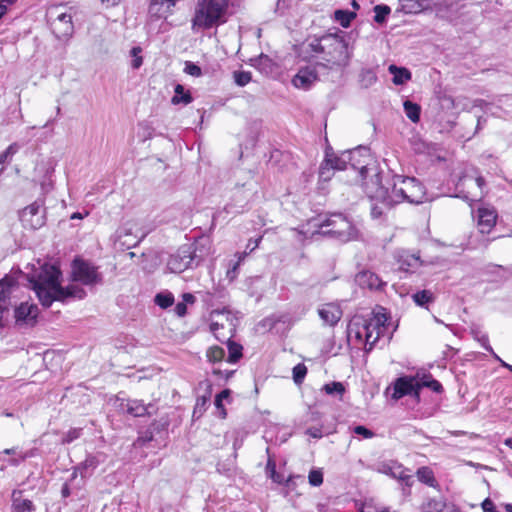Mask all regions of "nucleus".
Returning a JSON list of instances; mask_svg holds the SVG:
<instances>
[{
	"label": "nucleus",
	"mask_w": 512,
	"mask_h": 512,
	"mask_svg": "<svg viewBox=\"0 0 512 512\" xmlns=\"http://www.w3.org/2000/svg\"><path fill=\"white\" fill-rule=\"evenodd\" d=\"M364 192L371 203V216L380 218L396 204L406 201L422 204L428 200L423 184L414 177L393 175L384 179L381 172L375 173L363 183Z\"/></svg>",
	"instance_id": "f257e3e1"
},
{
	"label": "nucleus",
	"mask_w": 512,
	"mask_h": 512,
	"mask_svg": "<svg viewBox=\"0 0 512 512\" xmlns=\"http://www.w3.org/2000/svg\"><path fill=\"white\" fill-rule=\"evenodd\" d=\"M60 276V270L50 264H45L38 271L28 274L27 279L43 307H50L54 301L65 302L70 298L86 297V291L78 285L62 287L59 282Z\"/></svg>",
	"instance_id": "f03ea898"
},
{
	"label": "nucleus",
	"mask_w": 512,
	"mask_h": 512,
	"mask_svg": "<svg viewBox=\"0 0 512 512\" xmlns=\"http://www.w3.org/2000/svg\"><path fill=\"white\" fill-rule=\"evenodd\" d=\"M230 0H198L192 19L193 28L210 29L225 23Z\"/></svg>",
	"instance_id": "7ed1b4c3"
},
{
	"label": "nucleus",
	"mask_w": 512,
	"mask_h": 512,
	"mask_svg": "<svg viewBox=\"0 0 512 512\" xmlns=\"http://www.w3.org/2000/svg\"><path fill=\"white\" fill-rule=\"evenodd\" d=\"M317 226V234L333 237L342 243L357 240L360 236L357 226L341 213L331 214Z\"/></svg>",
	"instance_id": "20e7f679"
},
{
	"label": "nucleus",
	"mask_w": 512,
	"mask_h": 512,
	"mask_svg": "<svg viewBox=\"0 0 512 512\" xmlns=\"http://www.w3.org/2000/svg\"><path fill=\"white\" fill-rule=\"evenodd\" d=\"M351 58L348 43L339 33L323 35L322 60L327 64L346 66Z\"/></svg>",
	"instance_id": "39448f33"
},
{
	"label": "nucleus",
	"mask_w": 512,
	"mask_h": 512,
	"mask_svg": "<svg viewBox=\"0 0 512 512\" xmlns=\"http://www.w3.org/2000/svg\"><path fill=\"white\" fill-rule=\"evenodd\" d=\"M362 150L367 152L365 147L359 146L356 149L345 151L340 156H337L327 149L325 152V158L319 167V177L324 181L330 179V175L325 176L326 169L328 172L330 170H347L349 168L352 170L358 169L357 164L352 161L355 154L360 153Z\"/></svg>",
	"instance_id": "423d86ee"
},
{
	"label": "nucleus",
	"mask_w": 512,
	"mask_h": 512,
	"mask_svg": "<svg viewBox=\"0 0 512 512\" xmlns=\"http://www.w3.org/2000/svg\"><path fill=\"white\" fill-rule=\"evenodd\" d=\"M201 258L196 255L193 244H185L172 254L167 262V268L172 273H181L189 268L197 267Z\"/></svg>",
	"instance_id": "0eeeda50"
},
{
	"label": "nucleus",
	"mask_w": 512,
	"mask_h": 512,
	"mask_svg": "<svg viewBox=\"0 0 512 512\" xmlns=\"http://www.w3.org/2000/svg\"><path fill=\"white\" fill-rule=\"evenodd\" d=\"M367 317V344L368 348L366 351H371L375 344L379 341L380 337L383 336L387 330L386 324L389 320V316L386 313V309L382 306H377Z\"/></svg>",
	"instance_id": "6e6552de"
},
{
	"label": "nucleus",
	"mask_w": 512,
	"mask_h": 512,
	"mask_svg": "<svg viewBox=\"0 0 512 512\" xmlns=\"http://www.w3.org/2000/svg\"><path fill=\"white\" fill-rule=\"evenodd\" d=\"M71 267L72 279L76 282L87 286L101 284L103 282V276L98 272L97 267L82 258L76 257L72 261Z\"/></svg>",
	"instance_id": "1a4fd4ad"
},
{
	"label": "nucleus",
	"mask_w": 512,
	"mask_h": 512,
	"mask_svg": "<svg viewBox=\"0 0 512 512\" xmlns=\"http://www.w3.org/2000/svg\"><path fill=\"white\" fill-rule=\"evenodd\" d=\"M60 10L54 7L49 11L51 30L57 39L68 40L74 33L72 15Z\"/></svg>",
	"instance_id": "9d476101"
},
{
	"label": "nucleus",
	"mask_w": 512,
	"mask_h": 512,
	"mask_svg": "<svg viewBox=\"0 0 512 512\" xmlns=\"http://www.w3.org/2000/svg\"><path fill=\"white\" fill-rule=\"evenodd\" d=\"M392 398L399 400L409 395L419 401L420 398V381L412 376H402L396 379L393 384Z\"/></svg>",
	"instance_id": "9b49d317"
},
{
	"label": "nucleus",
	"mask_w": 512,
	"mask_h": 512,
	"mask_svg": "<svg viewBox=\"0 0 512 512\" xmlns=\"http://www.w3.org/2000/svg\"><path fill=\"white\" fill-rule=\"evenodd\" d=\"M38 313L36 304L22 302L14 309L15 325L20 329L33 327L37 323Z\"/></svg>",
	"instance_id": "f8f14e48"
},
{
	"label": "nucleus",
	"mask_w": 512,
	"mask_h": 512,
	"mask_svg": "<svg viewBox=\"0 0 512 512\" xmlns=\"http://www.w3.org/2000/svg\"><path fill=\"white\" fill-rule=\"evenodd\" d=\"M367 317L365 316H354L347 327V333L349 338H355L359 344H364L365 349L368 348L367 344Z\"/></svg>",
	"instance_id": "ddd939ff"
},
{
	"label": "nucleus",
	"mask_w": 512,
	"mask_h": 512,
	"mask_svg": "<svg viewBox=\"0 0 512 512\" xmlns=\"http://www.w3.org/2000/svg\"><path fill=\"white\" fill-rule=\"evenodd\" d=\"M316 81H318L316 66L302 67L292 78L293 86L302 90H309Z\"/></svg>",
	"instance_id": "4468645a"
},
{
	"label": "nucleus",
	"mask_w": 512,
	"mask_h": 512,
	"mask_svg": "<svg viewBox=\"0 0 512 512\" xmlns=\"http://www.w3.org/2000/svg\"><path fill=\"white\" fill-rule=\"evenodd\" d=\"M41 205L34 202L23 209L20 218L24 225L32 229H38L44 225V216L40 214Z\"/></svg>",
	"instance_id": "2eb2a0df"
},
{
	"label": "nucleus",
	"mask_w": 512,
	"mask_h": 512,
	"mask_svg": "<svg viewBox=\"0 0 512 512\" xmlns=\"http://www.w3.org/2000/svg\"><path fill=\"white\" fill-rule=\"evenodd\" d=\"M396 260L399 264V269L405 272H414L423 264L419 254L411 253L407 250L398 251Z\"/></svg>",
	"instance_id": "dca6fc26"
},
{
	"label": "nucleus",
	"mask_w": 512,
	"mask_h": 512,
	"mask_svg": "<svg viewBox=\"0 0 512 512\" xmlns=\"http://www.w3.org/2000/svg\"><path fill=\"white\" fill-rule=\"evenodd\" d=\"M99 464L100 460L96 455H87L84 461H82L73 468L70 481H74L77 478L78 474H80L82 478H86L92 475V473L99 466Z\"/></svg>",
	"instance_id": "f3484780"
},
{
	"label": "nucleus",
	"mask_w": 512,
	"mask_h": 512,
	"mask_svg": "<svg viewBox=\"0 0 512 512\" xmlns=\"http://www.w3.org/2000/svg\"><path fill=\"white\" fill-rule=\"evenodd\" d=\"M378 473L385 474L393 479L399 480L406 472H410L402 464L394 460L382 461L375 465Z\"/></svg>",
	"instance_id": "a211bd4d"
},
{
	"label": "nucleus",
	"mask_w": 512,
	"mask_h": 512,
	"mask_svg": "<svg viewBox=\"0 0 512 512\" xmlns=\"http://www.w3.org/2000/svg\"><path fill=\"white\" fill-rule=\"evenodd\" d=\"M144 237L145 234H142L140 237L134 234L133 229L127 225H124L117 230V243L125 249L136 247Z\"/></svg>",
	"instance_id": "6ab92c4d"
},
{
	"label": "nucleus",
	"mask_w": 512,
	"mask_h": 512,
	"mask_svg": "<svg viewBox=\"0 0 512 512\" xmlns=\"http://www.w3.org/2000/svg\"><path fill=\"white\" fill-rule=\"evenodd\" d=\"M323 52V36L315 37L306 43H303L300 48V56L304 60H310L311 58L322 59Z\"/></svg>",
	"instance_id": "aec40b11"
},
{
	"label": "nucleus",
	"mask_w": 512,
	"mask_h": 512,
	"mask_svg": "<svg viewBox=\"0 0 512 512\" xmlns=\"http://www.w3.org/2000/svg\"><path fill=\"white\" fill-rule=\"evenodd\" d=\"M355 282L361 288H368L370 290H380L385 285L377 274L369 270H363L357 273L355 276Z\"/></svg>",
	"instance_id": "412c9836"
},
{
	"label": "nucleus",
	"mask_w": 512,
	"mask_h": 512,
	"mask_svg": "<svg viewBox=\"0 0 512 512\" xmlns=\"http://www.w3.org/2000/svg\"><path fill=\"white\" fill-rule=\"evenodd\" d=\"M478 229L482 234H488L496 224V211L488 208H479L478 211Z\"/></svg>",
	"instance_id": "4be33fe9"
},
{
	"label": "nucleus",
	"mask_w": 512,
	"mask_h": 512,
	"mask_svg": "<svg viewBox=\"0 0 512 512\" xmlns=\"http://www.w3.org/2000/svg\"><path fill=\"white\" fill-rule=\"evenodd\" d=\"M321 320L330 326H335L342 317V310L338 305L328 303L318 310Z\"/></svg>",
	"instance_id": "5701e85b"
},
{
	"label": "nucleus",
	"mask_w": 512,
	"mask_h": 512,
	"mask_svg": "<svg viewBox=\"0 0 512 512\" xmlns=\"http://www.w3.org/2000/svg\"><path fill=\"white\" fill-rule=\"evenodd\" d=\"M126 406L127 412L134 417L151 416L156 411L154 404L146 405L142 400H129Z\"/></svg>",
	"instance_id": "b1692460"
},
{
	"label": "nucleus",
	"mask_w": 512,
	"mask_h": 512,
	"mask_svg": "<svg viewBox=\"0 0 512 512\" xmlns=\"http://www.w3.org/2000/svg\"><path fill=\"white\" fill-rule=\"evenodd\" d=\"M401 10L406 14H416L430 8L435 3L432 0H399Z\"/></svg>",
	"instance_id": "393cba45"
},
{
	"label": "nucleus",
	"mask_w": 512,
	"mask_h": 512,
	"mask_svg": "<svg viewBox=\"0 0 512 512\" xmlns=\"http://www.w3.org/2000/svg\"><path fill=\"white\" fill-rule=\"evenodd\" d=\"M35 506L29 499L22 498V491L12 493V512H34Z\"/></svg>",
	"instance_id": "a878e982"
},
{
	"label": "nucleus",
	"mask_w": 512,
	"mask_h": 512,
	"mask_svg": "<svg viewBox=\"0 0 512 512\" xmlns=\"http://www.w3.org/2000/svg\"><path fill=\"white\" fill-rule=\"evenodd\" d=\"M389 73L393 76L392 81L395 85H403L412 77L410 70L405 67H399L391 64L388 67Z\"/></svg>",
	"instance_id": "bb28decb"
},
{
	"label": "nucleus",
	"mask_w": 512,
	"mask_h": 512,
	"mask_svg": "<svg viewBox=\"0 0 512 512\" xmlns=\"http://www.w3.org/2000/svg\"><path fill=\"white\" fill-rule=\"evenodd\" d=\"M193 101V97L189 90H185L184 86L177 84L174 88V96L171 98L173 105L184 104L188 105Z\"/></svg>",
	"instance_id": "cd10ccee"
},
{
	"label": "nucleus",
	"mask_w": 512,
	"mask_h": 512,
	"mask_svg": "<svg viewBox=\"0 0 512 512\" xmlns=\"http://www.w3.org/2000/svg\"><path fill=\"white\" fill-rule=\"evenodd\" d=\"M417 478L420 482L433 487H439V484L435 478L434 472L427 466H422L416 471Z\"/></svg>",
	"instance_id": "c85d7f7f"
},
{
	"label": "nucleus",
	"mask_w": 512,
	"mask_h": 512,
	"mask_svg": "<svg viewBox=\"0 0 512 512\" xmlns=\"http://www.w3.org/2000/svg\"><path fill=\"white\" fill-rule=\"evenodd\" d=\"M414 303L422 308H428V305L435 301V296L430 290H420L412 294Z\"/></svg>",
	"instance_id": "c756f323"
},
{
	"label": "nucleus",
	"mask_w": 512,
	"mask_h": 512,
	"mask_svg": "<svg viewBox=\"0 0 512 512\" xmlns=\"http://www.w3.org/2000/svg\"><path fill=\"white\" fill-rule=\"evenodd\" d=\"M446 507V502L442 499L428 498L420 507L421 512H442Z\"/></svg>",
	"instance_id": "7c9ffc66"
},
{
	"label": "nucleus",
	"mask_w": 512,
	"mask_h": 512,
	"mask_svg": "<svg viewBox=\"0 0 512 512\" xmlns=\"http://www.w3.org/2000/svg\"><path fill=\"white\" fill-rule=\"evenodd\" d=\"M404 111L409 120L413 123H418L421 116V107L419 104L410 100H406L403 104Z\"/></svg>",
	"instance_id": "2f4dec72"
},
{
	"label": "nucleus",
	"mask_w": 512,
	"mask_h": 512,
	"mask_svg": "<svg viewBox=\"0 0 512 512\" xmlns=\"http://www.w3.org/2000/svg\"><path fill=\"white\" fill-rule=\"evenodd\" d=\"M368 151L365 152L362 150L360 153L355 154L354 159L352 162L356 163L358 166V169L353 170L354 172H357L358 178L363 181L366 179L368 174V168L367 163L364 160H361L360 157H367Z\"/></svg>",
	"instance_id": "473e14b6"
},
{
	"label": "nucleus",
	"mask_w": 512,
	"mask_h": 512,
	"mask_svg": "<svg viewBox=\"0 0 512 512\" xmlns=\"http://www.w3.org/2000/svg\"><path fill=\"white\" fill-rule=\"evenodd\" d=\"M154 302L162 309H167L174 303V295L169 291L159 292L154 297Z\"/></svg>",
	"instance_id": "72a5a7b5"
},
{
	"label": "nucleus",
	"mask_w": 512,
	"mask_h": 512,
	"mask_svg": "<svg viewBox=\"0 0 512 512\" xmlns=\"http://www.w3.org/2000/svg\"><path fill=\"white\" fill-rule=\"evenodd\" d=\"M227 346H228V352H229V355H228V362L229 363H236L239 361V359L242 357V351H243V347L234 342V341H231L229 340L228 343H227Z\"/></svg>",
	"instance_id": "f704fd0d"
},
{
	"label": "nucleus",
	"mask_w": 512,
	"mask_h": 512,
	"mask_svg": "<svg viewBox=\"0 0 512 512\" xmlns=\"http://www.w3.org/2000/svg\"><path fill=\"white\" fill-rule=\"evenodd\" d=\"M334 16L342 27L347 28L356 17V13L349 10H336Z\"/></svg>",
	"instance_id": "c9c22d12"
},
{
	"label": "nucleus",
	"mask_w": 512,
	"mask_h": 512,
	"mask_svg": "<svg viewBox=\"0 0 512 512\" xmlns=\"http://www.w3.org/2000/svg\"><path fill=\"white\" fill-rule=\"evenodd\" d=\"M14 281L12 278L5 276L0 280V302L5 303L7 305V299L9 298L11 287L13 286Z\"/></svg>",
	"instance_id": "e433bc0d"
},
{
	"label": "nucleus",
	"mask_w": 512,
	"mask_h": 512,
	"mask_svg": "<svg viewBox=\"0 0 512 512\" xmlns=\"http://www.w3.org/2000/svg\"><path fill=\"white\" fill-rule=\"evenodd\" d=\"M398 481L401 484L402 495L408 498L411 495V487L414 484L413 476L409 474V472H406Z\"/></svg>",
	"instance_id": "4c0bfd02"
},
{
	"label": "nucleus",
	"mask_w": 512,
	"mask_h": 512,
	"mask_svg": "<svg viewBox=\"0 0 512 512\" xmlns=\"http://www.w3.org/2000/svg\"><path fill=\"white\" fill-rule=\"evenodd\" d=\"M374 12V21L378 24H383L390 14L391 9L388 5L379 4L374 7Z\"/></svg>",
	"instance_id": "58836bf2"
},
{
	"label": "nucleus",
	"mask_w": 512,
	"mask_h": 512,
	"mask_svg": "<svg viewBox=\"0 0 512 512\" xmlns=\"http://www.w3.org/2000/svg\"><path fill=\"white\" fill-rule=\"evenodd\" d=\"M20 148L21 146L17 142L10 144L6 150L0 154V165L9 163L13 156L20 150Z\"/></svg>",
	"instance_id": "ea45409f"
},
{
	"label": "nucleus",
	"mask_w": 512,
	"mask_h": 512,
	"mask_svg": "<svg viewBox=\"0 0 512 512\" xmlns=\"http://www.w3.org/2000/svg\"><path fill=\"white\" fill-rule=\"evenodd\" d=\"M206 356L210 362H220L225 356V350L222 347L213 346L207 350Z\"/></svg>",
	"instance_id": "a19ab883"
},
{
	"label": "nucleus",
	"mask_w": 512,
	"mask_h": 512,
	"mask_svg": "<svg viewBox=\"0 0 512 512\" xmlns=\"http://www.w3.org/2000/svg\"><path fill=\"white\" fill-rule=\"evenodd\" d=\"M287 320V316L285 315H271L269 317L264 318L259 324L265 328L273 329L277 323H285Z\"/></svg>",
	"instance_id": "79ce46f5"
},
{
	"label": "nucleus",
	"mask_w": 512,
	"mask_h": 512,
	"mask_svg": "<svg viewBox=\"0 0 512 512\" xmlns=\"http://www.w3.org/2000/svg\"><path fill=\"white\" fill-rule=\"evenodd\" d=\"M168 426H169V420L167 418L162 417L159 420L154 421L150 425L149 429L151 431H153L154 434H159L160 435V434H162V433L167 431Z\"/></svg>",
	"instance_id": "37998d69"
},
{
	"label": "nucleus",
	"mask_w": 512,
	"mask_h": 512,
	"mask_svg": "<svg viewBox=\"0 0 512 512\" xmlns=\"http://www.w3.org/2000/svg\"><path fill=\"white\" fill-rule=\"evenodd\" d=\"M234 82L240 86L244 87L251 81V73L248 71H235L233 73Z\"/></svg>",
	"instance_id": "c03bdc74"
},
{
	"label": "nucleus",
	"mask_w": 512,
	"mask_h": 512,
	"mask_svg": "<svg viewBox=\"0 0 512 512\" xmlns=\"http://www.w3.org/2000/svg\"><path fill=\"white\" fill-rule=\"evenodd\" d=\"M293 380L296 384H301L307 374V367L303 363H299L293 368Z\"/></svg>",
	"instance_id": "a18cd8bd"
},
{
	"label": "nucleus",
	"mask_w": 512,
	"mask_h": 512,
	"mask_svg": "<svg viewBox=\"0 0 512 512\" xmlns=\"http://www.w3.org/2000/svg\"><path fill=\"white\" fill-rule=\"evenodd\" d=\"M323 389L328 395H342L345 391V387L341 382H332L325 384Z\"/></svg>",
	"instance_id": "49530a36"
},
{
	"label": "nucleus",
	"mask_w": 512,
	"mask_h": 512,
	"mask_svg": "<svg viewBox=\"0 0 512 512\" xmlns=\"http://www.w3.org/2000/svg\"><path fill=\"white\" fill-rule=\"evenodd\" d=\"M308 481L311 486L318 487L323 483V473L319 469H312L308 475Z\"/></svg>",
	"instance_id": "de8ad7c7"
},
{
	"label": "nucleus",
	"mask_w": 512,
	"mask_h": 512,
	"mask_svg": "<svg viewBox=\"0 0 512 512\" xmlns=\"http://www.w3.org/2000/svg\"><path fill=\"white\" fill-rule=\"evenodd\" d=\"M424 387L430 388L432 391H434L436 393H441L443 391L442 384L438 380L433 379V378H431L429 380L420 381V391Z\"/></svg>",
	"instance_id": "09e8293b"
},
{
	"label": "nucleus",
	"mask_w": 512,
	"mask_h": 512,
	"mask_svg": "<svg viewBox=\"0 0 512 512\" xmlns=\"http://www.w3.org/2000/svg\"><path fill=\"white\" fill-rule=\"evenodd\" d=\"M247 253H236V256L238 257V260L230 267L227 271V277L231 280L237 277L238 274V268L241 264V262L245 259Z\"/></svg>",
	"instance_id": "8fccbe9b"
},
{
	"label": "nucleus",
	"mask_w": 512,
	"mask_h": 512,
	"mask_svg": "<svg viewBox=\"0 0 512 512\" xmlns=\"http://www.w3.org/2000/svg\"><path fill=\"white\" fill-rule=\"evenodd\" d=\"M178 0H150L149 12L153 14H157L160 11V6L163 3H167L168 7H173L176 5Z\"/></svg>",
	"instance_id": "3c124183"
},
{
	"label": "nucleus",
	"mask_w": 512,
	"mask_h": 512,
	"mask_svg": "<svg viewBox=\"0 0 512 512\" xmlns=\"http://www.w3.org/2000/svg\"><path fill=\"white\" fill-rule=\"evenodd\" d=\"M142 49L139 46L133 47L130 51L131 56L133 57L131 66L133 69H139L143 64V59L139 55Z\"/></svg>",
	"instance_id": "603ef678"
},
{
	"label": "nucleus",
	"mask_w": 512,
	"mask_h": 512,
	"mask_svg": "<svg viewBox=\"0 0 512 512\" xmlns=\"http://www.w3.org/2000/svg\"><path fill=\"white\" fill-rule=\"evenodd\" d=\"M35 171H43L45 173L44 179L40 180V184L44 186L46 184V178H49L51 173L54 172V167L50 163L37 164Z\"/></svg>",
	"instance_id": "864d4df0"
},
{
	"label": "nucleus",
	"mask_w": 512,
	"mask_h": 512,
	"mask_svg": "<svg viewBox=\"0 0 512 512\" xmlns=\"http://www.w3.org/2000/svg\"><path fill=\"white\" fill-rule=\"evenodd\" d=\"M184 72L193 77H200L202 75V69L200 66L191 61L185 62Z\"/></svg>",
	"instance_id": "5fc2aeb1"
},
{
	"label": "nucleus",
	"mask_w": 512,
	"mask_h": 512,
	"mask_svg": "<svg viewBox=\"0 0 512 512\" xmlns=\"http://www.w3.org/2000/svg\"><path fill=\"white\" fill-rule=\"evenodd\" d=\"M229 395H230V390L224 389L220 393H218L215 397L214 404L217 409H222L223 417H225V415H226V412H225L224 406H223V401H224V399L228 398Z\"/></svg>",
	"instance_id": "6e6d98bb"
},
{
	"label": "nucleus",
	"mask_w": 512,
	"mask_h": 512,
	"mask_svg": "<svg viewBox=\"0 0 512 512\" xmlns=\"http://www.w3.org/2000/svg\"><path fill=\"white\" fill-rule=\"evenodd\" d=\"M82 434L81 428L70 429L63 438V443L69 444L74 440L78 439Z\"/></svg>",
	"instance_id": "4d7b16f0"
},
{
	"label": "nucleus",
	"mask_w": 512,
	"mask_h": 512,
	"mask_svg": "<svg viewBox=\"0 0 512 512\" xmlns=\"http://www.w3.org/2000/svg\"><path fill=\"white\" fill-rule=\"evenodd\" d=\"M268 466H272V473L270 474V477L273 480V482L278 483V484H284L286 479L284 478V476L282 474H280L276 471L275 462L269 459Z\"/></svg>",
	"instance_id": "13d9d810"
},
{
	"label": "nucleus",
	"mask_w": 512,
	"mask_h": 512,
	"mask_svg": "<svg viewBox=\"0 0 512 512\" xmlns=\"http://www.w3.org/2000/svg\"><path fill=\"white\" fill-rule=\"evenodd\" d=\"M353 431L355 434L362 436L363 438L369 439L374 436V433L372 430L368 429L367 427L363 425H357L353 428Z\"/></svg>",
	"instance_id": "bf43d9fd"
},
{
	"label": "nucleus",
	"mask_w": 512,
	"mask_h": 512,
	"mask_svg": "<svg viewBox=\"0 0 512 512\" xmlns=\"http://www.w3.org/2000/svg\"><path fill=\"white\" fill-rule=\"evenodd\" d=\"M154 433L149 428L138 437V441L145 444L147 442H150L154 439Z\"/></svg>",
	"instance_id": "052dcab7"
},
{
	"label": "nucleus",
	"mask_w": 512,
	"mask_h": 512,
	"mask_svg": "<svg viewBox=\"0 0 512 512\" xmlns=\"http://www.w3.org/2000/svg\"><path fill=\"white\" fill-rule=\"evenodd\" d=\"M482 345L485 348V350L489 351L493 354L494 358L501 364V361H503L492 349V347L488 344V337L483 336L481 339Z\"/></svg>",
	"instance_id": "680f3d73"
},
{
	"label": "nucleus",
	"mask_w": 512,
	"mask_h": 512,
	"mask_svg": "<svg viewBox=\"0 0 512 512\" xmlns=\"http://www.w3.org/2000/svg\"><path fill=\"white\" fill-rule=\"evenodd\" d=\"M210 394L208 396H202L197 398L196 406L194 408V414L197 410L205 409L206 403L208 402Z\"/></svg>",
	"instance_id": "e2e57ef3"
},
{
	"label": "nucleus",
	"mask_w": 512,
	"mask_h": 512,
	"mask_svg": "<svg viewBox=\"0 0 512 512\" xmlns=\"http://www.w3.org/2000/svg\"><path fill=\"white\" fill-rule=\"evenodd\" d=\"M175 314L184 317L187 314V306L183 302H178L174 308Z\"/></svg>",
	"instance_id": "0e129e2a"
},
{
	"label": "nucleus",
	"mask_w": 512,
	"mask_h": 512,
	"mask_svg": "<svg viewBox=\"0 0 512 512\" xmlns=\"http://www.w3.org/2000/svg\"><path fill=\"white\" fill-rule=\"evenodd\" d=\"M306 434L312 438L319 439L323 436L321 428L310 427L306 430Z\"/></svg>",
	"instance_id": "69168bd1"
},
{
	"label": "nucleus",
	"mask_w": 512,
	"mask_h": 512,
	"mask_svg": "<svg viewBox=\"0 0 512 512\" xmlns=\"http://www.w3.org/2000/svg\"><path fill=\"white\" fill-rule=\"evenodd\" d=\"M37 455H38V449L32 448L25 452H21V459L25 461L26 459L35 457Z\"/></svg>",
	"instance_id": "338daca9"
},
{
	"label": "nucleus",
	"mask_w": 512,
	"mask_h": 512,
	"mask_svg": "<svg viewBox=\"0 0 512 512\" xmlns=\"http://www.w3.org/2000/svg\"><path fill=\"white\" fill-rule=\"evenodd\" d=\"M70 479L65 482L63 485H62V488H61V496L62 498H68L70 495H71V489H70V486H69V483H70Z\"/></svg>",
	"instance_id": "774afa93"
}]
</instances>
